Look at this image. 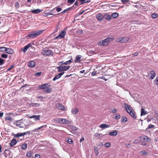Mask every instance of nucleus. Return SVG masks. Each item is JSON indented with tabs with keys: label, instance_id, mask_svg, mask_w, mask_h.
I'll return each instance as SVG.
<instances>
[{
	"label": "nucleus",
	"instance_id": "7",
	"mask_svg": "<svg viewBox=\"0 0 158 158\" xmlns=\"http://www.w3.org/2000/svg\"><path fill=\"white\" fill-rule=\"evenodd\" d=\"M4 49L6 53H7L12 54L14 52L13 50L10 48H8L5 47H0V49Z\"/></svg>",
	"mask_w": 158,
	"mask_h": 158
},
{
	"label": "nucleus",
	"instance_id": "34",
	"mask_svg": "<svg viewBox=\"0 0 158 158\" xmlns=\"http://www.w3.org/2000/svg\"><path fill=\"white\" fill-rule=\"evenodd\" d=\"M56 68L58 69V71L59 72L63 71L62 66L57 67H56Z\"/></svg>",
	"mask_w": 158,
	"mask_h": 158
},
{
	"label": "nucleus",
	"instance_id": "10",
	"mask_svg": "<svg viewBox=\"0 0 158 158\" xmlns=\"http://www.w3.org/2000/svg\"><path fill=\"white\" fill-rule=\"evenodd\" d=\"M32 46L31 44L30 43L28 44L27 45L25 46L24 48H22L21 50L23 51L24 52H25L29 48L31 47Z\"/></svg>",
	"mask_w": 158,
	"mask_h": 158
},
{
	"label": "nucleus",
	"instance_id": "59",
	"mask_svg": "<svg viewBox=\"0 0 158 158\" xmlns=\"http://www.w3.org/2000/svg\"><path fill=\"white\" fill-rule=\"evenodd\" d=\"M6 120L10 121L11 120V118L10 117L8 116V117H6Z\"/></svg>",
	"mask_w": 158,
	"mask_h": 158
},
{
	"label": "nucleus",
	"instance_id": "63",
	"mask_svg": "<svg viewBox=\"0 0 158 158\" xmlns=\"http://www.w3.org/2000/svg\"><path fill=\"white\" fill-rule=\"evenodd\" d=\"M112 112L113 113H115L117 112V110L115 109H113Z\"/></svg>",
	"mask_w": 158,
	"mask_h": 158
},
{
	"label": "nucleus",
	"instance_id": "26",
	"mask_svg": "<svg viewBox=\"0 0 158 158\" xmlns=\"http://www.w3.org/2000/svg\"><path fill=\"white\" fill-rule=\"evenodd\" d=\"M30 105L32 107H38L40 106V104L38 103H31Z\"/></svg>",
	"mask_w": 158,
	"mask_h": 158
},
{
	"label": "nucleus",
	"instance_id": "6",
	"mask_svg": "<svg viewBox=\"0 0 158 158\" xmlns=\"http://www.w3.org/2000/svg\"><path fill=\"white\" fill-rule=\"evenodd\" d=\"M41 53L44 55L49 56L52 55L53 54V52L51 49L43 50L41 52Z\"/></svg>",
	"mask_w": 158,
	"mask_h": 158
},
{
	"label": "nucleus",
	"instance_id": "5",
	"mask_svg": "<svg viewBox=\"0 0 158 158\" xmlns=\"http://www.w3.org/2000/svg\"><path fill=\"white\" fill-rule=\"evenodd\" d=\"M24 121H25L23 119H21L18 121H16L14 123V124L19 127H23L25 125L24 123Z\"/></svg>",
	"mask_w": 158,
	"mask_h": 158
},
{
	"label": "nucleus",
	"instance_id": "12",
	"mask_svg": "<svg viewBox=\"0 0 158 158\" xmlns=\"http://www.w3.org/2000/svg\"><path fill=\"white\" fill-rule=\"evenodd\" d=\"M64 72H61L60 73H59L58 75H56L55 77L52 80L54 81L56 79L59 78L64 74Z\"/></svg>",
	"mask_w": 158,
	"mask_h": 158
},
{
	"label": "nucleus",
	"instance_id": "43",
	"mask_svg": "<svg viewBox=\"0 0 158 158\" xmlns=\"http://www.w3.org/2000/svg\"><path fill=\"white\" fill-rule=\"evenodd\" d=\"M94 151L95 153V154L96 155H98V150L97 149V148L96 147H94Z\"/></svg>",
	"mask_w": 158,
	"mask_h": 158
},
{
	"label": "nucleus",
	"instance_id": "16",
	"mask_svg": "<svg viewBox=\"0 0 158 158\" xmlns=\"http://www.w3.org/2000/svg\"><path fill=\"white\" fill-rule=\"evenodd\" d=\"M81 57L80 55H78L76 56L74 62L75 63L79 62L81 60Z\"/></svg>",
	"mask_w": 158,
	"mask_h": 158
},
{
	"label": "nucleus",
	"instance_id": "15",
	"mask_svg": "<svg viewBox=\"0 0 158 158\" xmlns=\"http://www.w3.org/2000/svg\"><path fill=\"white\" fill-rule=\"evenodd\" d=\"M17 143V141L16 140L15 138H13L10 142V146L11 147H12L15 145Z\"/></svg>",
	"mask_w": 158,
	"mask_h": 158
},
{
	"label": "nucleus",
	"instance_id": "36",
	"mask_svg": "<svg viewBox=\"0 0 158 158\" xmlns=\"http://www.w3.org/2000/svg\"><path fill=\"white\" fill-rule=\"evenodd\" d=\"M82 4L85 3L89 2H90V0H80Z\"/></svg>",
	"mask_w": 158,
	"mask_h": 158
},
{
	"label": "nucleus",
	"instance_id": "49",
	"mask_svg": "<svg viewBox=\"0 0 158 158\" xmlns=\"http://www.w3.org/2000/svg\"><path fill=\"white\" fill-rule=\"evenodd\" d=\"M14 65H12L10 67H9L7 70V71H10L14 67Z\"/></svg>",
	"mask_w": 158,
	"mask_h": 158
},
{
	"label": "nucleus",
	"instance_id": "39",
	"mask_svg": "<svg viewBox=\"0 0 158 158\" xmlns=\"http://www.w3.org/2000/svg\"><path fill=\"white\" fill-rule=\"evenodd\" d=\"M111 144L110 143H107L105 144L104 146L106 148H108L110 147Z\"/></svg>",
	"mask_w": 158,
	"mask_h": 158
},
{
	"label": "nucleus",
	"instance_id": "37",
	"mask_svg": "<svg viewBox=\"0 0 158 158\" xmlns=\"http://www.w3.org/2000/svg\"><path fill=\"white\" fill-rule=\"evenodd\" d=\"M127 118L125 117H123L122 118V122L123 123L126 122L127 121Z\"/></svg>",
	"mask_w": 158,
	"mask_h": 158
},
{
	"label": "nucleus",
	"instance_id": "8",
	"mask_svg": "<svg viewBox=\"0 0 158 158\" xmlns=\"http://www.w3.org/2000/svg\"><path fill=\"white\" fill-rule=\"evenodd\" d=\"M66 32L64 31H61V32L60 33L59 35L56 37L55 39H61L64 37L65 35Z\"/></svg>",
	"mask_w": 158,
	"mask_h": 158
},
{
	"label": "nucleus",
	"instance_id": "47",
	"mask_svg": "<svg viewBox=\"0 0 158 158\" xmlns=\"http://www.w3.org/2000/svg\"><path fill=\"white\" fill-rule=\"evenodd\" d=\"M121 116L120 114H117L116 115L115 118L116 119H118L120 118Z\"/></svg>",
	"mask_w": 158,
	"mask_h": 158
},
{
	"label": "nucleus",
	"instance_id": "9",
	"mask_svg": "<svg viewBox=\"0 0 158 158\" xmlns=\"http://www.w3.org/2000/svg\"><path fill=\"white\" fill-rule=\"evenodd\" d=\"M118 41L123 42L127 43L130 40V38L126 37H124L122 38H120L118 39Z\"/></svg>",
	"mask_w": 158,
	"mask_h": 158
},
{
	"label": "nucleus",
	"instance_id": "28",
	"mask_svg": "<svg viewBox=\"0 0 158 158\" xmlns=\"http://www.w3.org/2000/svg\"><path fill=\"white\" fill-rule=\"evenodd\" d=\"M147 114V111H145L144 109L142 108L141 110V115H146Z\"/></svg>",
	"mask_w": 158,
	"mask_h": 158
},
{
	"label": "nucleus",
	"instance_id": "35",
	"mask_svg": "<svg viewBox=\"0 0 158 158\" xmlns=\"http://www.w3.org/2000/svg\"><path fill=\"white\" fill-rule=\"evenodd\" d=\"M140 153L142 154L143 155H148V153L146 152L145 150H143L140 152Z\"/></svg>",
	"mask_w": 158,
	"mask_h": 158
},
{
	"label": "nucleus",
	"instance_id": "17",
	"mask_svg": "<svg viewBox=\"0 0 158 158\" xmlns=\"http://www.w3.org/2000/svg\"><path fill=\"white\" fill-rule=\"evenodd\" d=\"M110 127V125L105 124H101L99 126V127H100L102 129H104L106 128H108Z\"/></svg>",
	"mask_w": 158,
	"mask_h": 158
},
{
	"label": "nucleus",
	"instance_id": "54",
	"mask_svg": "<svg viewBox=\"0 0 158 158\" xmlns=\"http://www.w3.org/2000/svg\"><path fill=\"white\" fill-rule=\"evenodd\" d=\"M99 78H101L102 79L104 80L105 81H106L107 80H108V78H106L105 76H103L102 77H99Z\"/></svg>",
	"mask_w": 158,
	"mask_h": 158
},
{
	"label": "nucleus",
	"instance_id": "50",
	"mask_svg": "<svg viewBox=\"0 0 158 158\" xmlns=\"http://www.w3.org/2000/svg\"><path fill=\"white\" fill-rule=\"evenodd\" d=\"M139 52L138 51L136 52L135 53H133L132 55L134 56H137L138 55Z\"/></svg>",
	"mask_w": 158,
	"mask_h": 158
},
{
	"label": "nucleus",
	"instance_id": "61",
	"mask_svg": "<svg viewBox=\"0 0 158 158\" xmlns=\"http://www.w3.org/2000/svg\"><path fill=\"white\" fill-rule=\"evenodd\" d=\"M155 81H156L157 82L156 83V85H158V77H156V78Z\"/></svg>",
	"mask_w": 158,
	"mask_h": 158
},
{
	"label": "nucleus",
	"instance_id": "55",
	"mask_svg": "<svg viewBox=\"0 0 158 158\" xmlns=\"http://www.w3.org/2000/svg\"><path fill=\"white\" fill-rule=\"evenodd\" d=\"M63 61H62L61 62H59L58 63V65L61 66V65H62L64 64V62Z\"/></svg>",
	"mask_w": 158,
	"mask_h": 158
},
{
	"label": "nucleus",
	"instance_id": "33",
	"mask_svg": "<svg viewBox=\"0 0 158 158\" xmlns=\"http://www.w3.org/2000/svg\"><path fill=\"white\" fill-rule=\"evenodd\" d=\"M33 155V153L30 152H28L27 153L26 156L29 157H31Z\"/></svg>",
	"mask_w": 158,
	"mask_h": 158
},
{
	"label": "nucleus",
	"instance_id": "30",
	"mask_svg": "<svg viewBox=\"0 0 158 158\" xmlns=\"http://www.w3.org/2000/svg\"><path fill=\"white\" fill-rule=\"evenodd\" d=\"M118 16V14L117 13H114L111 16L113 18H115Z\"/></svg>",
	"mask_w": 158,
	"mask_h": 158
},
{
	"label": "nucleus",
	"instance_id": "46",
	"mask_svg": "<svg viewBox=\"0 0 158 158\" xmlns=\"http://www.w3.org/2000/svg\"><path fill=\"white\" fill-rule=\"evenodd\" d=\"M1 56L2 58H6L8 57L7 55V54H2L1 55Z\"/></svg>",
	"mask_w": 158,
	"mask_h": 158
},
{
	"label": "nucleus",
	"instance_id": "62",
	"mask_svg": "<svg viewBox=\"0 0 158 158\" xmlns=\"http://www.w3.org/2000/svg\"><path fill=\"white\" fill-rule=\"evenodd\" d=\"M56 10L58 12H59L61 10V9L60 7H58L56 8Z\"/></svg>",
	"mask_w": 158,
	"mask_h": 158
},
{
	"label": "nucleus",
	"instance_id": "19",
	"mask_svg": "<svg viewBox=\"0 0 158 158\" xmlns=\"http://www.w3.org/2000/svg\"><path fill=\"white\" fill-rule=\"evenodd\" d=\"M104 19L108 20H110L111 19V17L110 15L106 14L104 15Z\"/></svg>",
	"mask_w": 158,
	"mask_h": 158
},
{
	"label": "nucleus",
	"instance_id": "40",
	"mask_svg": "<svg viewBox=\"0 0 158 158\" xmlns=\"http://www.w3.org/2000/svg\"><path fill=\"white\" fill-rule=\"evenodd\" d=\"M67 142L70 144H72L73 143V141L72 139L69 138L67 140Z\"/></svg>",
	"mask_w": 158,
	"mask_h": 158
},
{
	"label": "nucleus",
	"instance_id": "13",
	"mask_svg": "<svg viewBox=\"0 0 158 158\" xmlns=\"http://www.w3.org/2000/svg\"><path fill=\"white\" fill-rule=\"evenodd\" d=\"M25 135H26L25 133H19L17 134H14L13 135L15 137L18 138L22 136H24Z\"/></svg>",
	"mask_w": 158,
	"mask_h": 158
},
{
	"label": "nucleus",
	"instance_id": "51",
	"mask_svg": "<svg viewBox=\"0 0 158 158\" xmlns=\"http://www.w3.org/2000/svg\"><path fill=\"white\" fill-rule=\"evenodd\" d=\"M75 2V0H68V2L69 3L73 4Z\"/></svg>",
	"mask_w": 158,
	"mask_h": 158
},
{
	"label": "nucleus",
	"instance_id": "11",
	"mask_svg": "<svg viewBox=\"0 0 158 158\" xmlns=\"http://www.w3.org/2000/svg\"><path fill=\"white\" fill-rule=\"evenodd\" d=\"M57 107L59 109L62 110H65L66 109L64 106L61 104L60 103H58L56 105Z\"/></svg>",
	"mask_w": 158,
	"mask_h": 158
},
{
	"label": "nucleus",
	"instance_id": "45",
	"mask_svg": "<svg viewBox=\"0 0 158 158\" xmlns=\"http://www.w3.org/2000/svg\"><path fill=\"white\" fill-rule=\"evenodd\" d=\"M102 69L100 70V72H99V73H102V74H103V73H105L106 71V70H105V69H103L102 67Z\"/></svg>",
	"mask_w": 158,
	"mask_h": 158
},
{
	"label": "nucleus",
	"instance_id": "27",
	"mask_svg": "<svg viewBox=\"0 0 158 158\" xmlns=\"http://www.w3.org/2000/svg\"><path fill=\"white\" fill-rule=\"evenodd\" d=\"M51 90L52 89L51 88L47 87L44 90V91L47 93H49L51 92Z\"/></svg>",
	"mask_w": 158,
	"mask_h": 158
},
{
	"label": "nucleus",
	"instance_id": "58",
	"mask_svg": "<svg viewBox=\"0 0 158 158\" xmlns=\"http://www.w3.org/2000/svg\"><path fill=\"white\" fill-rule=\"evenodd\" d=\"M44 126L46 127V125H45L44 126H41V127H38V128H36V129H35V131H36V130H38V129H40L41 128H43Z\"/></svg>",
	"mask_w": 158,
	"mask_h": 158
},
{
	"label": "nucleus",
	"instance_id": "24",
	"mask_svg": "<svg viewBox=\"0 0 158 158\" xmlns=\"http://www.w3.org/2000/svg\"><path fill=\"white\" fill-rule=\"evenodd\" d=\"M78 111V110L77 108H73L71 110V112L73 114H76Z\"/></svg>",
	"mask_w": 158,
	"mask_h": 158
},
{
	"label": "nucleus",
	"instance_id": "44",
	"mask_svg": "<svg viewBox=\"0 0 158 158\" xmlns=\"http://www.w3.org/2000/svg\"><path fill=\"white\" fill-rule=\"evenodd\" d=\"M122 3L124 4H125L129 2V0H121Z\"/></svg>",
	"mask_w": 158,
	"mask_h": 158
},
{
	"label": "nucleus",
	"instance_id": "25",
	"mask_svg": "<svg viewBox=\"0 0 158 158\" xmlns=\"http://www.w3.org/2000/svg\"><path fill=\"white\" fill-rule=\"evenodd\" d=\"M41 10L39 9H37L36 10H34L31 11V12L34 14H38L40 13Z\"/></svg>",
	"mask_w": 158,
	"mask_h": 158
},
{
	"label": "nucleus",
	"instance_id": "52",
	"mask_svg": "<svg viewBox=\"0 0 158 158\" xmlns=\"http://www.w3.org/2000/svg\"><path fill=\"white\" fill-rule=\"evenodd\" d=\"M15 7L16 8H18L19 7V4L18 2H16L15 3Z\"/></svg>",
	"mask_w": 158,
	"mask_h": 158
},
{
	"label": "nucleus",
	"instance_id": "64",
	"mask_svg": "<svg viewBox=\"0 0 158 158\" xmlns=\"http://www.w3.org/2000/svg\"><path fill=\"white\" fill-rule=\"evenodd\" d=\"M96 71H93L92 73V76H94L96 75Z\"/></svg>",
	"mask_w": 158,
	"mask_h": 158
},
{
	"label": "nucleus",
	"instance_id": "32",
	"mask_svg": "<svg viewBox=\"0 0 158 158\" xmlns=\"http://www.w3.org/2000/svg\"><path fill=\"white\" fill-rule=\"evenodd\" d=\"M27 143H24L21 146V148L23 149H25L27 148Z\"/></svg>",
	"mask_w": 158,
	"mask_h": 158
},
{
	"label": "nucleus",
	"instance_id": "20",
	"mask_svg": "<svg viewBox=\"0 0 158 158\" xmlns=\"http://www.w3.org/2000/svg\"><path fill=\"white\" fill-rule=\"evenodd\" d=\"M117 131L116 130H114L112 131L109 133V135L112 136H115L117 135Z\"/></svg>",
	"mask_w": 158,
	"mask_h": 158
},
{
	"label": "nucleus",
	"instance_id": "42",
	"mask_svg": "<svg viewBox=\"0 0 158 158\" xmlns=\"http://www.w3.org/2000/svg\"><path fill=\"white\" fill-rule=\"evenodd\" d=\"M52 14L51 13H45L44 15V16H46V17H47L49 15H52Z\"/></svg>",
	"mask_w": 158,
	"mask_h": 158
},
{
	"label": "nucleus",
	"instance_id": "2",
	"mask_svg": "<svg viewBox=\"0 0 158 158\" xmlns=\"http://www.w3.org/2000/svg\"><path fill=\"white\" fill-rule=\"evenodd\" d=\"M114 39V37L112 36H109L107 38L102 40V42H99L100 45L105 46L108 45L109 43L113 41Z\"/></svg>",
	"mask_w": 158,
	"mask_h": 158
},
{
	"label": "nucleus",
	"instance_id": "14",
	"mask_svg": "<svg viewBox=\"0 0 158 158\" xmlns=\"http://www.w3.org/2000/svg\"><path fill=\"white\" fill-rule=\"evenodd\" d=\"M29 118H33L35 121H37L40 120V115H33L31 116H29Z\"/></svg>",
	"mask_w": 158,
	"mask_h": 158
},
{
	"label": "nucleus",
	"instance_id": "60",
	"mask_svg": "<svg viewBox=\"0 0 158 158\" xmlns=\"http://www.w3.org/2000/svg\"><path fill=\"white\" fill-rule=\"evenodd\" d=\"M35 158H40V155L38 154H36L35 155Z\"/></svg>",
	"mask_w": 158,
	"mask_h": 158
},
{
	"label": "nucleus",
	"instance_id": "57",
	"mask_svg": "<svg viewBox=\"0 0 158 158\" xmlns=\"http://www.w3.org/2000/svg\"><path fill=\"white\" fill-rule=\"evenodd\" d=\"M72 129L74 131H77L78 130V128L76 127L73 126L72 127Z\"/></svg>",
	"mask_w": 158,
	"mask_h": 158
},
{
	"label": "nucleus",
	"instance_id": "18",
	"mask_svg": "<svg viewBox=\"0 0 158 158\" xmlns=\"http://www.w3.org/2000/svg\"><path fill=\"white\" fill-rule=\"evenodd\" d=\"M28 65L30 67H33L35 65V63L34 61L31 60L28 62Z\"/></svg>",
	"mask_w": 158,
	"mask_h": 158
},
{
	"label": "nucleus",
	"instance_id": "31",
	"mask_svg": "<svg viewBox=\"0 0 158 158\" xmlns=\"http://www.w3.org/2000/svg\"><path fill=\"white\" fill-rule=\"evenodd\" d=\"M158 17V14L157 13H154L151 15V17L153 19H156Z\"/></svg>",
	"mask_w": 158,
	"mask_h": 158
},
{
	"label": "nucleus",
	"instance_id": "1",
	"mask_svg": "<svg viewBox=\"0 0 158 158\" xmlns=\"http://www.w3.org/2000/svg\"><path fill=\"white\" fill-rule=\"evenodd\" d=\"M125 108L127 112L131 116L134 118H137L136 113L133 108L130 105L126 103L124 104Z\"/></svg>",
	"mask_w": 158,
	"mask_h": 158
},
{
	"label": "nucleus",
	"instance_id": "38",
	"mask_svg": "<svg viewBox=\"0 0 158 158\" xmlns=\"http://www.w3.org/2000/svg\"><path fill=\"white\" fill-rule=\"evenodd\" d=\"M5 62V60L2 59L1 58H0V65H2L3 64L4 62Z\"/></svg>",
	"mask_w": 158,
	"mask_h": 158
},
{
	"label": "nucleus",
	"instance_id": "48",
	"mask_svg": "<svg viewBox=\"0 0 158 158\" xmlns=\"http://www.w3.org/2000/svg\"><path fill=\"white\" fill-rule=\"evenodd\" d=\"M70 8H67V9L64 10L63 11L61 12V13H62V14H64V13H65L67 11H69L70 10Z\"/></svg>",
	"mask_w": 158,
	"mask_h": 158
},
{
	"label": "nucleus",
	"instance_id": "41",
	"mask_svg": "<svg viewBox=\"0 0 158 158\" xmlns=\"http://www.w3.org/2000/svg\"><path fill=\"white\" fill-rule=\"evenodd\" d=\"M104 19V15H102L101 14L99 13V21L101 20Z\"/></svg>",
	"mask_w": 158,
	"mask_h": 158
},
{
	"label": "nucleus",
	"instance_id": "21",
	"mask_svg": "<svg viewBox=\"0 0 158 158\" xmlns=\"http://www.w3.org/2000/svg\"><path fill=\"white\" fill-rule=\"evenodd\" d=\"M150 75H151L150 76L151 78L153 79L156 76V74L154 71L152 70L150 72Z\"/></svg>",
	"mask_w": 158,
	"mask_h": 158
},
{
	"label": "nucleus",
	"instance_id": "3",
	"mask_svg": "<svg viewBox=\"0 0 158 158\" xmlns=\"http://www.w3.org/2000/svg\"><path fill=\"white\" fill-rule=\"evenodd\" d=\"M44 31V30H37L29 34L27 36L31 39H34L42 34Z\"/></svg>",
	"mask_w": 158,
	"mask_h": 158
},
{
	"label": "nucleus",
	"instance_id": "4",
	"mask_svg": "<svg viewBox=\"0 0 158 158\" xmlns=\"http://www.w3.org/2000/svg\"><path fill=\"white\" fill-rule=\"evenodd\" d=\"M55 121L57 122L62 124H69L71 122L64 118H57L55 119Z\"/></svg>",
	"mask_w": 158,
	"mask_h": 158
},
{
	"label": "nucleus",
	"instance_id": "29",
	"mask_svg": "<svg viewBox=\"0 0 158 158\" xmlns=\"http://www.w3.org/2000/svg\"><path fill=\"white\" fill-rule=\"evenodd\" d=\"M63 68V71H65L68 70L70 68V66H62Z\"/></svg>",
	"mask_w": 158,
	"mask_h": 158
},
{
	"label": "nucleus",
	"instance_id": "53",
	"mask_svg": "<svg viewBox=\"0 0 158 158\" xmlns=\"http://www.w3.org/2000/svg\"><path fill=\"white\" fill-rule=\"evenodd\" d=\"M41 74V72H38L36 73L35 74V76L36 77H38L39 76H40Z\"/></svg>",
	"mask_w": 158,
	"mask_h": 158
},
{
	"label": "nucleus",
	"instance_id": "56",
	"mask_svg": "<svg viewBox=\"0 0 158 158\" xmlns=\"http://www.w3.org/2000/svg\"><path fill=\"white\" fill-rule=\"evenodd\" d=\"M154 127V125H149L147 129H151L153 128Z\"/></svg>",
	"mask_w": 158,
	"mask_h": 158
},
{
	"label": "nucleus",
	"instance_id": "22",
	"mask_svg": "<svg viewBox=\"0 0 158 158\" xmlns=\"http://www.w3.org/2000/svg\"><path fill=\"white\" fill-rule=\"evenodd\" d=\"M142 138L143 140L145 141L150 142L151 140V139L150 138L146 136H143Z\"/></svg>",
	"mask_w": 158,
	"mask_h": 158
},
{
	"label": "nucleus",
	"instance_id": "23",
	"mask_svg": "<svg viewBox=\"0 0 158 158\" xmlns=\"http://www.w3.org/2000/svg\"><path fill=\"white\" fill-rule=\"evenodd\" d=\"M48 84L45 83L39 86V88L41 89H44L48 85Z\"/></svg>",
	"mask_w": 158,
	"mask_h": 158
}]
</instances>
